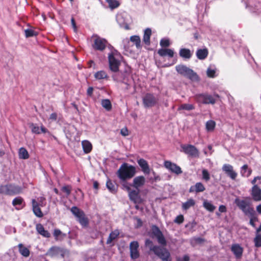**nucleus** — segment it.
<instances>
[{
    "label": "nucleus",
    "mask_w": 261,
    "mask_h": 261,
    "mask_svg": "<svg viewBox=\"0 0 261 261\" xmlns=\"http://www.w3.org/2000/svg\"><path fill=\"white\" fill-rule=\"evenodd\" d=\"M152 238H155L161 246L154 245L152 241L146 239L145 246L152 251L162 261H172L171 254L165 247L167 245V241L158 226L153 225L151 227Z\"/></svg>",
    "instance_id": "nucleus-1"
},
{
    "label": "nucleus",
    "mask_w": 261,
    "mask_h": 261,
    "mask_svg": "<svg viewBox=\"0 0 261 261\" xmlns=\"http://www.w3.org/2000/svg\"><path fill=\"white\" fill-rule=\"evenodd\" d=\"M234 203L245 216L250 218L249 224L253 227H255V222L258 221V218L254 208L251 206L250 203L246 200L237 198L234 200Z\"/></svg>",
    "instance_id": "nucleus-2"
},
{
    "label": "nucleus",
    "mask_w": 261,
    "mask_h": 261,
    "mask_svg": "<svg viewBox=\"0 0 261 261\" xmlns=\"http://www.w3.org/2000/svg\"><path fill=\"white\" fill-rule=\"evenodd\" d=\"M136 168L127 163H123L116 172L120 181H126L133 178L136 174Z\"/></svg>",
    "instance_id": "nucleus-3"
},
{
    "label": "nucleus",
    "mask_w": 261,
    "mask_h": 261,
    "mask_svg": "<svg viewBox=\"0 0 261 261\" xmlns=\"http://www.w3.org/2000/svg\"><path fill=\"white\" fill-rule=\"evenodd\" d=\"M219 98L218 94L214 95L208 93H198L194 95V98L199 103L204 105H214L217 101V98Z\"/></svg>",
    "instance_id": "nucleus-4"
},
{
    "label": "nucleus",
    "mask_w": 261,
    "mask_h": 261,
    "mask_svg": "<svg viewBox=\"0 0 261 261\" xmlns=\"http://www.w3.org/2000/svg\"><path fill=\"white\" fill-rule=\"evenodd\" d=\"M22 189L14 184H9L0 186V194L12 196L21 192Z\"/></svg>",
    "instance_id": "nucleus-5"
},
{
    "label": "nucleus",
    "mask_w": 261,
    "mask_h": 261,
    "mask_svg": "<svg viewBox=\"0 0 261 261\" xmlns=\"http://www.w3.org/2000/svg\"><path fill=\"white\" fill-rule=\"evenodd\" d=\"M70 211L77 218L78 221L82 226L86 227L88 226L89 219L83 211L74 206L71 208Z\"/></svg>",
    "instance_id": "nucleus-6"
},
{
    "label": "nucleus",
    "mask_w": 261,
    "mask_h": 261,
    "mask_svg": "<svg viewBox=\"0 0 261 261\" xmlns=\"http://www.w3.org/2000/svg\"><path fill=\"white\" fill-rule=\"evenodd\" d=\"M176 70L178 73L186 76L191 80H197L198 79V76L197 73L185 65H178L176 66Z\"/></svg>",
    "instance_id": "nucleus-7"
},
{
    "label": "nucleus",
    "mask_w": 261,
    "mask_h": 261,
    "mask_svg": "<svg viewBox=\"0 0 261 261\" xmlns=\"http://www.w3.org/2000/svg\"><path fill=\"white\" fill-rule=\"evenodd\" d=\"M159 99L154 94L147 93L142 98V102L145 108H151L158 104Z\"/></svg>",
    "instance_id": "nucleus-8"
},
{
    "label": "nucleus",
    "mask_w": 261,
    "mask_h": 261,
    "mask_svg": "<svg viewBox=\"0 0 261 261\" xmlns=\"http://www.w3.org/2000/svg\"><path fill=\"white\" fill-rule=\"evenodd\" d=\"M93 43L92 47L94 49L99 51H103L105 49L108 41L105 39L102 38L96 35L93 36Z\"/></svg>",
    "instance_id": "nucleus-9"
},
{
    "label": "nucleus",
    "mask_w": 261,
    "mask_h": 261,
    "mask_svg": "<svg viewBox=\"0 0 261 261\" xmlns=\"http://www.w3.org/2000/svg\"><path fill=\"white\" fill-rule=\"evenodd\" d=\"M182 151L189 156L194 158L199 157V152L197 148L192 145H181Z\"/></svg>",
    "instance_id": "nucleus-10"
},
{
    "label": "nucleus",
    "mask_w": 261,
    "mask_h": 261,
    "mask_svg": "<svg viewBox=\"0 0 261 261\" xmlns=\"http://www.w3.org/2000/svg\"><path fill=\"white\" fill-rule=\"evenodd\" d=\"M109 64L110 69L114 72L119 71L120 62L116 59L113 53H111L108 56Z\"/></svg>",
    "instance_id": "nucleus-11"
},
{
    "label": "nucleus",
    "mask_w": 261,
    "mask_h": 261,
    "mask_svg": "<svg viewBox=\"0 0 261 261\" xmlns=\"http://www.w3.org/2000/svg\"><path fill=\"white\" fill-rule=\"evenodd\" d=\"M48 253L51 256L60 255L64 258L66 254H69V251L58 246H53L49 249Z\"/></svg>",
    "instance_id": "nucleus-12"
},
{
    "label": "nucleus",
    "mask_w": 261,
    "mask_h": 261,
    "mask_svg": "<svg viewBox=\"0 0 261 261\" xmlns=\"http://www.w3.org/2000/svg\"><path fill=\"white\" fill-rule=\"evenodd\" d=\"M139 245L137 241H133L129 244L130 256L132 259H136L140 256Z\"/></svg>",
    "instance_id": "nucleus-13"
},
{
    "label": "nucleus",
    "mask_w": 261,
    "mask_h": 261,
    "mask_svg": "<svg viewBox=\"0 0 261 261\" xmlns=\"http://www.w3.org/2000/svg\"><path fill=\"white\" fill-rule=\"evenodd\" d=\"M222 169L223 172L231 179L235 180L237 176V173L234 171L233 167L230 164H225L222 166Z\"/></svg>",
    "instance_id": "nucleus-14"
},
{
    "label": "nucleus",
    "mask_w": 261,
    "mask_h": 261,
    "mask_svg": "<svg viewBox=\"0 0 261 261\" xmlns=\"http://www.w3.org/2000/svg\"><path fill=\"white\" fill-rule=\"evenodd\" d=\"M164 166L168 170H170L171 172L175 173L176 174H180L182 173L181 168L177 165L176 164L172 163L169 161L164 162Z\"/></svg>",
    "instance_id": "nucleus-15"
},
{
    "label": "nucleus",
    "mask_w": 261,
    "mask_h": 261,
    "mask_svg": "<svg viewBox=\"0 0 261 261\" xmlns=\"http://www.w3.org/2000/svg\"><path fill=\"white\" fill-rule=\"evenodd\" d=\"M139 194V189H135L134 190H131L128 192V197L130 201H133L134 203H141L142 200Z\"/></svg>",
    "instance_id": "nucleus-16"
},
{
    "label": "nucleus",
    "mask_w": 261,
    "mask_h": 261,
    "mask_svg": "<svg viewBox=\"0 0 261 261\" xmlns=\"http://www.w3.org/2000/svg\"><path fill=\"white\" fill-rule=\"evenodd\" d=\"M32 205L34 215L38 218L43 217V214L40 207V206H42V205L39 203L35 199L32 200Z\"/></svg>",
    "instance_id": "nucleus-17"
},
{
    "label": "nucleus",
    "mask_w": 261,
    "mask_h": 261,
    "mask_svg": "<svg viewBox=\"0 0 261 261\" xmlns=\"http://www.w3.org/2000/svg\"><path fill=\"white\" fill-rule=\"evenodd\" d=\"M231 251L237 259L242 257L243 253V248L239 244H233L231 247Z\"/></svg>",
    "instance_id": "nucleus-18"
},
{
    "label": "nucleus",
    "mask_w": 261,
    "mask_h": 261,
    "mask_svg": "<svg viewBox=\"0 0 261 261\" xmlns=\"http://www.w3.org/2000/svg\"><path fill=\"white\" fill-rule=\"evenodd\" d=\"M145 183V178L142 175L138 176L133 179L132 187L135 189H139Z\"/></svg>",
    "instance_id": "nucleus-19"
},
{
    "label": "nucleus",
    "mask_w": 261,
    "mask_h": 261,
    "mask_svg": "<svg viewBox=\"0 0 261 261\" xmlns=\"http://www.w3.org/2000/svg\"><path fill=\"white\" fill-rule=\"evenodd\" d=\"M30 127L31 128L32 132L36 134H40L41 133H46L49 132L48 129L43 125L40 126V128L39 126H37L36 124L32 123L30 124Z\"/></svg>",
    "instance_id": "nucleus-20"
},
{
    "label": "nucleus",
    "mask_w": 261,
    "mask_h": 261,
    "mask_svg": "<svg viewBox=\"0 0 261 261\" xmlns=\"http://www.w3.org/2000/svg\"><path fill=\"white\" fill-rule=\"evenodd\" d=\"M251 195L254 201H259L261 200V189L257 185L253 186L252 187Z\"/></svg>",
    "instance_id": "nucleus-21"
},
{
    "label": "nucleus",
    "mask_w": 261,
    "mask_h": 261,
    "mask_svg": "<svg viewBox=\"0 0 261 261\" xmlns=\"http://www.w3.org/2000/svg\"><path fill=\"white\" fill-rule=\"evenodd\" d=\"M205 190V187L203 184L200 182L195 184V185L191 186L189 189V192L190 193L195 192L196 193L202 192Z\"/></svg>",
    "instance_id": "nucleus-22"
},
{
    "label": "nucleus",
    "mask_w": 261,
    "mask_h": 261,
    "mask_svg": "<svg viewBox=\"0 0 261 261\" xmlns=\"http://www.w3.org/2000/svg\"><path fill=\"white\" fill-rule=\"evenodd\" d=\"M138 165L141 168L144 173L148 174L150 173V168L147 162L144 159H140L137 161Z\"/></svg>",
    "instance_id": "nucleus-23"
},
{
    "label": "nucleus",
    "mask_w": 261,
    "mask_h": 261,
    "mask_svg": "<svg viewBox=\"0 0 261 261\" xmlns=\"http://www.w3.org/2000/svg\"><path fill=\"white\" fill-rule=\"evenodd\" d=\"M158 54L161 57L168 56L169 58H172L174 56V52L173 50L170 48H161L158 50Z\"/></svg>",
    "instance_id": "nucleus-24"
},
{
    "label": "nucleus",
    "mask_w": 261,
    "mask_h": 261,
    "mask_svg": "<svg viewBox=\"0 0 261 261\" xmlns=\"http://www.w3.org/2000/svg\"><path fill=\"white\" fill-rule=\"evenodd\" d=\"M208 55L207 48L198 49L196 53L197 58L199 60H204Z\"/></svg>",
    "instance_id": "nucleus-25"
},
{
    "label": "nucleus",
    "mask_w": 261,
    "mask_h": 261,
    "mask_svg": "<svg viewBox=\"0 0 261 261\" xmlns=\"http://www.w3.org/2000/svg\"><path fill=\"white\" fill-rule=\"evenodd\" d=\"M37 231L39 234L45 238L50 237V233L46 230H45L43 226L41 224H37L36 226Z\"/></svg>",
    "instance_id": "nucleus-26"
},
{
    "label": "nucleus",
    "mask_w": 261,
    "mask_h": 261,
    "mask_svg": "<svg viewBox=\"0 0 261 261\" xmlns=\"http://www.w3.org/2000/svg\"><path fill=\"white\" fill-rule=\"evenodd\" d=\"M151 33V30L150 28L146 29L144 32L143 41L146 45L150 44Z\"/></svg>",
    "instance_id": "nucleus-27"
},
{
    "label": "nucleus",
    "mask_w": 261,
    "mask_h": 261,
    "mask_svg": "<svg viewBox=\"0 0 261 261\" xmlns=\"http://www.w3.org/2000/svg\"><path fill=\"white\" fill-rule=\"evenodd\" d=\"M180 57L185 59H189L192 57L191 50L188 48H181L179 51Z\"/></svg>",
    "instance_id": "nucleus-28"
},
{
    "label": "nucleus",
    "mask_w": 261,
    "mask_h": 261,
    "mask_svg": "<svg viewBox=\"0 0 261 261\" xmlns=\"http://www.w3.org/2000/svg\"><path fill=\"white\" fill-rule=\"evenodd\" d=\"M82 145L83 151L85 153H89L91 151L92 149V145L89 141H83L82 142Z\"/></svg>",
    "instance_id": "nucleus-29"
},
{
    "label": "nucleus",
    "mask_w": 261,
    "mask_h": 261,
    "mask_svg": "<svg viewBox=\"0 0 261 261\" xmlns=\"http://www.w3.org/2000/svg\"><path fill=\"white\" fill-rule=\"evenodd\" d=\"M130 41L135 45L138 49H141L142 48L141 39L139 36H132L130 37Z\"/></svg>",
    "instance_id": "nucleus-30"
},
{
    "label": "nucleus",
    "mask_w": 261,
    "mask_h": 261,
    "mask_svg": "<svg viewBox=\"0 0 261 261\" xmlns=\"http://www.w3.org/2000/svg\"><path fill=\"white\" fill-rule=\"evenodd\" d=\"M55 239L56 241H62L65 237L66 236V233L62 232V231L59 229H55L53 233Z\"/></svg>",
    "instance_id": "nucleus-31"
},
{
    "label": "nucleus",
    "mask_w": 261,
    "mask_h": 261,
    "mask_svg": "<svg viewBox=\"0 0 261 261\" xmlns=\"http://www.w3.org/2000/svg\"><path fill=\"white\" fill-rule=\"evenodd\" d=\"M106 187L112 193L115 194L117 191V187L110 179L106 182Z\"/></svg>",
    "instance_id": "nucleus-32"
},
{
    "label": "nucleus",
    "mask_w": 261,
    "mask_h": 261,
    "mask_svg": "<svg viewBox=\"0 0 261 261\" xmlns=\"http://www.w3.org/2000/svg\"><path fill=\"white\" fill-rule=\"evenodd\" d=\"M119 235V231L118 229H115V230L112 231L107 240V244H110L114 240H115Z\"/></svg>",
    "instance_id": "nucleus-33"
},
{
    "label": "nucleus",
    "mask_w": 261,
    "mask_h": 261,
    "mask_svg": "<svg viewBox=\"0 0 261 261\" xmlns=\"http://www.w3.org/2000/svg\"><path fill=\"white\" fill-rule=\"evenodd\" d=\"M19 253L24 257H28L30 255V252L29 249L24 247L22 244L18 245Z\"/></svg>",
    "instance_id": "nucleus-34"
},
{
    "label": "nucleus",
    "mask_w": 261,
    "mask_h": 261,
    "mask_svg": "<svg viewBox=\"0 0 261 261\" xmlns=\"http://www.w3.org/2000/svg\"><path fill=\"white\" fill-rule=\"evenodd\" d=\"M19 158L20 159L26 160L29 158V154L27 150L24 147H21L18 151Z\"/></svg>",
    "instance_id": "nucleus-35"
},
{
    "label": "nucleus",
    "mask_w": 261,
    "mask_h": 261,
    "mask_svg": "<svg viewBox=\"0 0 261 261\" xmlns=\"http://www.w3.org/2000/svg\"><path fill=\"white\" fill-rule=\"evenodd\" d=\"M94 77L96 80H103V79H107L108 78V75L106 71L103 70H100L96 72L94 74Z\"/></svg>",
    "instance_id": "nucleus-36"
},
{
    "label": "nucleus",
    "mask_w": 261,
    "mask_h": 261,
    "mask_svg": "<svg viewBox=\"0 0 261 261\" xmlns=\"http://www.w3.org/2000/svg\"><path fill=\"white\" fill-rule=\"evenodd\" d=\"M101 105L107 111H110L112 110V103L109 99H102Z\"/></svg>",
    "instance_id": "nucleus-37"
},
{
    "label": "nucleus",
    "mask_w": 261,
    "mask_h": 261,
    "mask_svg": "<svg viewBox=\"0 0 261 261\" xmlns=\"http://www.w3.org/2000/svg\"><path fill=\"white\" fill-rule=\"evenodd\" d=\"M195 109V106L193 104L184 103L179 106L177 109L178 111L181 110L191 111Z\"/></svg>",
    "instance_id": "nucleus-38"
},
{
    "label": "nucleus",
    "mask_w": 261,
    "mask_h": 261,
    "mask_svg": "<svg viewBox=\"0 0 261 261\" xmlns=\"http://www.w3.org/2000/svg\"><path fill=\"white\" fill-rule=\"evenodd\" d=\"M195 204V200L192 198L188 199L186 202L182 204V208L184 210H187L190 207L194 206Z\"/></svg>",
    "instance_id": "nucleus-39"
},
{
    "label": "nucleus",
    "mask_w": 261,
    "mask_h": 261,
    "mask_svg": "<svg viewBox=\"0 0 261 261\" xmlns=\"http://www.w3.org/2000/svg\"><path fill=\"white\" fill-rule=\"evenodd\" d=\"M106 2L109 4V8L112 9H115L118 8L120 4L117 0H105Z\"/></svg>",
    "instance_id": "nucleus-40"
},
{
    "label": "nucleus",
    "mask_w": 261,
    "mask_h": 261,
    "mask_svg": "<svg viewBox=\"0 0 261 261\" xmlns=\"http://www.w3.org/2000/svg\"><path fill=\"white\" fill-rule=\"evenodd\" d=\"M204 207L207 211L211 212H213L216 208V207L212 204L210 202L205 201L203 202Z\"/></svg>",
    "instance_id": "nucleus-41"
},
{
    "label": "nucleus",
    "mask_w": 261,
    "mask_h": 261,
    "mask_svg": "<svg viewBox=\"0 0 261 261\" xmlns=\"http://www.w3.org/2000/svg\"><path fill=\"white\" fill-rule=\"evenodd\" d=\"M253 242L255 247H261V234L255 233V237L253 239Z\"/></svg>",
    "instance_id": "nucleus-42"
},
{
    "label": "nucleus",
    "mask_w": 261,
    "mask_h": 261,
    "mask_svg": "<svg viewBox=\"0 0 261 261\" xmlns=\"http://www.w3.org/2000/svg\"><path fill=\"white\" fill-rule=\"evenodd\" d=\"M216 126V123L213 120H209L206 123V129L207 131H213Z\"/></svg>",
    "instance_id": "nucleus-43"
},
{
    "label": "nucleus",
    "mask_w": 261,
    "mask_h": 261,
    "mask_svg": "<svg viewBox=\"0 0 261 261\" xmlns=\"http://www.w3.org/2000/svg\"><path fill=\"white\" fill-rule=\"evenodd\" d=\"M25 36L27 38L31 37L33 36H36L38 35V33L32 29H27L24 31Z\"/></svg>",
    "instance_id": "nucleus-44"
},
{
    "label": "nucleus",
    "mask_w": 261,
    "mask_h": 261,
    "mask_svg": "<svg viewBox=\"0 0 261 261\" xmlns=\"http://www.w3.org/2000/svg\"><path fill=\"white\" fill-rule=\"evenodd\" d=\"M72 187L70 185H66L62 187L61 191L65 193L66 196H68L71 192Z\"/></svg>",
    "instance_id": "nucleus-45"
},
{
    "label": "nucleus",
    "mask_w": 261,
    "mask_h": 261,
    "mask_svg": "<svg viewBox=\"0 0 261 261\" xmlns=\"http://www.w3.org/2000/svg\"><path fill=\"white\" fill-rule=\"evenodd\" d=\"M23 202V199L21 197H17L12 201V205L13 206L20 205Z\"/></svg>",
    "instance_id": "nucleus-46"
},
{
    "label": "nucleus",
    "mask_w": 261,
    "mask_h": 261,
    "mask_svg": "<svg viewBox=\"0 0 261 261\" xmlns=\"http://www.w3.org/2000/svg\"><path fill=\"white\" fill-rule=\"evenodd\" d=\"M122 182V186L123 189L128 192V193L132 190V184H130L126 181H121Z\"/></svg>",
    "instance_id": "nucleus-47"
},
{
    "label": "nucleus",
    "mask_w": 261,
    "mask_h": 261,
    "mask_svg": "<svg viewBox=\"0 0 261 261\" xmlns=\"http://www.w3.org/2000/svg\"><path fill=\"white\" fill-rule=\"evenodd\" d=\"M248 170V173L246 175L247 177L249 176L252 172V170L251 169H248V166L247 164L244 165L242 167V175H245V172Z\"/></svg>",
    "instance_id": "nucleus-48"
},
{
    "label": "nucleus",
    "mask_w": 261,
    "mask_h": 261,
    "mask_svg": "<svg viewBox=\"0 0 261 261\" xmlns=\"http://www.w3.org/2000/svg\"><path fill=\"white\" fill-rule=\"evenodd\" d=\"M202 178L205 181H208L210 179V175L208 171L206 169H203L202 171Z\"/></svg>",
    "instance_id": "nucleus-49"
},
{
    "label": "nucleus",
    "mask_w": 261,
    "mask_h": 261,
    "mask_svg": "<svg viewBox=\"0 0 261 261\" xmlns=\"http://www.w3.org/2000/svg\"><path fill=\"white\" fill-rule=\"evenodd\" d=\"M160 43L163 47H167L170 45V41L168 39H162Z\"/></svg>",
    "instance_id": "nucleus-50"
},
{
    "label": "nucleus",
    "mask_w": 261,
    "mask_h": 261,
    "mask_svg": "<svg viewBox=\"0 0 261 261\" xmlns=\"http://www.w3.org/2000/svg\"><path fill=\"white\" fill-rule=\"evenodd\" d=\"M184 216L182 215H179L175 218L174 222L177 224H181L184 222Z\"/></svg>",
    "instance_id": "nucleus-51"
},
{
    "label": "nucleus",
    "mask_w": 261,
    "mask_h": 261,
    "mask_svg": "<svg viewBox=\"0 0 261 261\" xmlns=\"http://www.w3.org/2000/svg\"><path fill=\"white\" fill-rule=\"evenodd\" d=\"M215 70L208 68L206 71V74L208 77L213 78L215 76Z\"/></svg>",
    "instance_id": "nucleus-52"
},
{
    "label": "nucleus",
    "mask_w": 261,
    "mask_h": 261,
    "mask_svg": "<svg viewBox=\"0 0 261 261\" xmlns=\"http://www.w3.org/2000/svg\"><path fill=\"white\" fill-rule=\"evenodd\" d=\"M120 134L124 137L129 135L128 130L126 127H124L120 130Z\"/></svg>",
    "instance_id": "nucleus-53"
},
{
    "label": "nucleus",
    "mask_w": 261,
    "mask_h": 261,
    "mask_svg": "<svg viewBox=\"0 0 261 261\" xmlns=\"http://www.w3.org/2000/svg\"><path fill=\"white\" fill-rule=\"evenodd\" d=\"M190 257L188 255H185L182 258L180 257H178L176 258V261H189Z\"/></svg>",
    "instance_id": "nucleus-54"
},
{
    "label": "nucleus",
    "mask_w": 261,
    "mask_h": 261,
    "mask_svg": "<svg viewBox=\"0 0 261 261\" xmlns=\"http://www.w3.org/2000/svg\"><path fill=\"white\" fill-rule=\"evenodd\" d=\"M58 118V115L56 113H53L50 114L49 116V119L52 121H56L57 120Z\"/></svg>",
    "instance_id": "nucleus-55"
},
{
    "label": "nucleus",
    "mask_w": 261,
    "mask_h": 261,
    "mask_svg": "<svg viewBox=\"0 0 261 261\" xmlns=\"http://www.w3.org/2000/svg\"><path fill=\"white\" fill-rule=\"evenodd\" d=\"M93 88L92 87H89L87 91V94L88 96H92L93 92Z\"/></svg>",
    "instance_id": "nucleus-56"
},
{
    "label": "nucleus",
    "mask_w": 261,
    "mask_h": 261,
    "mask_svg": "<svg viewBox=\"0 0 261 261\" xmlns=\"http://www.w3.org/2000/svg\"><path fill=\"white\" fill-rule=\"evenodd\" d=\"M219 211L221 213H225V212H226L227 211V209H226V206L225 205H221L219 207Z\"/></svg>",
    "instance_id": "nucleus-57"
},
{
    "label": "nucleus",
    "mask_w": 261,
    "mask_h": 261,
    "mask_svg": "<svg viewBox=\"0 0 261 261\" xmlns=\"http://www.w3.org/2000/svg\"><path fill=\"white\" fill-rule=\"evenodd\" d=\"M195 241L198 244H201L205 242V239L202 238H197L195 239Z\"/></svg>",
    "instance_id": "nucleus-58"
},
{
    "label": "nucleus",
    "mask_w": 261,
    "mask_h": 261,
    "mask_svg": "<svg viewBox=\"0 0 261 261\" xmlns=\"http://www.w3.org/2000/svg\"><path fill=\"white\" fill-rule=\"evenodd\" d=\"M71 24H72L73 28H74V31H76V23H75V20L73 17H72V18L71 19Z\"/></svg>",
    "instance_id": "nucleus-59"
},
{
    "label": "nucleus",
    "mask_w": 261,
    "mask_h": 261,
    "mask_svg": "<svg viewBox=\"0 0 261 261\" xmlns=\"http://www.w3.org/2000/svg\"><path fill=\"white\" fill-rule=\"evenodd\" d=\"M93 188L96 190H98L99 188V183L97 181H94L93 182Z\"/></svg>",
    "instance_id": "nucleus-60"
},
{
    "label": "nucleus",
    "mask_w": 261,
    "mask_h": 261,
    "mask_svg": "<svg viewBox=\"0 0 261 261\" xmlns=\"http://www.w3.org/2000/svg\"><path fill=\"white\" fill-rule=\"evenodd\" d=\"M77 192H79L81 194V197L82 198H84V194L83 193V192L81 190V189L80 188H77L76 190H75V192L76 193H77Z\"/></svg>",
    "instance_id": "nucleus-61"
},
{
    "label": "nucleus",
    "mask_w": 261,
    "mask_h": 261,
    "mask_svg": "<svg viewBox=\"0 0 261 261\" xmlns=\"http://www.w3.org/2000/svg\"><path fill=\"white\" fill-rule=\"evenodd\" d=\"M261 232V223L260 226L256 229L255 233L257 234H261L260 232Z\"/></svg>",
    "instance_id": "nucleus-62"
},
{
    "label": "nucleus",
    "mask_w": 261,
    "mask_h": 261,
    "mask_svg": "<svg viewBox=\"0 0 261 261\" xmlns=\"http://www.w3.org/2000/svg\"><path fill=\"white\" fill-rule=\"evenodd\" d=\"M137 221L138 223V225L139 226H141L142 225V221L140 218H137Z\"/></svg>",
    "instance_id": "nucleus-63"
},
{
    "label": "nucleus",
    "mask_w": 261,
    "mask_h": 261,
    "mask_svg": "<svg viewBox=\"0 0 261 261\" xmlns=\"http://www.w3.org/2000/svg\"><path fill=\"white\" fill-rule=\"evenodd\" d=\"M256 210L259 214H261V204L258 205L256 207Z\"/></svg>",
    "instance_id": "nucleus-64"
}]
</instances>
